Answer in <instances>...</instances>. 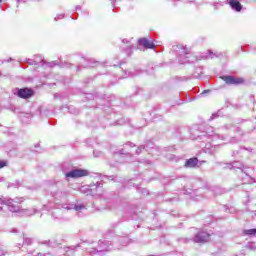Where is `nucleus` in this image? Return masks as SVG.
<instances>
[{"label": "nucleus", "instance_id": "1", "mask_svg": "<svg viewBox=\"0 0 256 256\" xmlns=\"http://www.w3.org/2000/svg\"><path fill=\"white\" fill-rule=\"evenodd\" d=\"M80 245L77 244L75 246H69L66 248L65 256H93V255H103V253H107L108 251H112L113 244L109 240H99L98 246L96 248H91L87 251H77ZM77 251V253H75Z\"/></svg>", "mask_w": 256, "mask_h": 256}, {"label": "nucleus", "instance_id": "2", "mask_svg": "<svg viewBox=\"0 0 256 256\" xmlns=\"http://www.w3.org/2000/svg\"><path fill=\"white\" fill-rule=\"evenodd\" d=\"M6 207L11 211V213H21V215H26L27 217H31V215H35L37 213V209H23L19 206V202L8 199L6 200Z\"/></svg>", "mask_w": 256, "mask_h": 256}, {"label": "nucleus", "instance_id": "3", "mask_svg": "<svg viewBox=\"0 0 256 256\" xmlns=\"http://www.w3.org/2000/svg\"><path fill=\"white\" fill-rule=\"evenodd\" d=\"M211 235L205 231H199L194 235L193 238H179L178 241L182 243H189V241H193L194 243H207L210 241Z\"/></svg>", "mask_w": 256, "mask_h": 256}, {"label": "nucleus", "instance_id": "4", "mask_svg": "<svg viewBox=\"0 0 256 256\" xmlns=\"http://www.w3.org/2000/svg\"><path fill=\"white\" fill-rule=\"evenodd\" d=\"M198 139H211V141H218V139H221L222 141H225V137L219 134V132H215V129L211 126L206 129V132H202L201 135H198Z\"/></svg>", "mask_w": 256, "mask_h": 256}, {"label": "nucleus", "instance_id": "5", "mask_svg": "<svg viewBox=\"0 0 256 256\" xmlns=\"http://www.w3.org/2000/svg\"><path fill=\"white\" fill-rule=\"evenodd\" d=\"M174 49H176L178 55H179V62L180 63H194L195 59L190 60L189 59V50L187 49V47L183 46V45H177L174 46Z\"/></svg>", "mask_w": 256, "mask_h": 256}, {"label": "nucleus", "instance_id": "6", "mask_svg": "<svg viewBox=\"0 0 256 256\" xmlns=\"http://www.w3.org/2000/svg\"><path fill=\"white\" fill-rule=\"evenodd\" d=\"M14 95H17L20 99H31L35 92L31 88H16Z\"/></svg>", "mask_w": 256, "mask_h": 256}, {"label": "nucleus", "instance_id": "7", "mask_svg": "<svg viewBox=\"0 0 256 256\" xmlns=\"http://www.w3.org/2000/svg\"><path fill=\"white\" fill-rule=\"evenodd\" d=\"M89 172L83 169H74L65 174L66 179H79L81 177H87Z\"/></svg>", "mask_w": 256, "mask_h": 256}, {"label": "nucleus", "instance_id": "8", "mask_svg": "<svg viewBox=\"0 0 256 256\" xmlns=\"http://www.w3.org/2000/svg\"><path fill=\"white\" fill-rule=\"evenodd\" d=\"M221 79L225 81L226 85H241L243 83V78H236L233 76H222Z\"/></svg>", "mask_w": 256, "mask_h": 256}, {"label": "nucleus", "instance_id": "9", "mask_svg": "<svg viewBox=\"0 0 256 256\" xmlns=\"http://www.w3.org/2000/svg\"><path fill=\"white\" fill-rule=\"evenodd\" d=\"M41 62L43 63L42 65H47V67H51V68L57 67V65H59V67H61V69H64L65 67L69 68L72 65L69 62H64V63H61V64H59L57 61H52V62L47 63V62L41 60Z\"/></svg>", "mask_w": 256, "mask_h": 256}, {"label": "nucleus", "instance_id": "10", "mask_svg": "<svg viewBox=\"0 0 256 256\" xmlns=\"http://www.w3.org/2000/svg\"><path fill=\"white\" fill-rule=\"evenodd\" d=\"M138 45L145 47L146 49H155V44L149 41L147 38H141L138 40Z\"/></svg>", "mask_w": 256, "mask_h": 256}, {"label": "nucleus", "instance_id": "11", "mask_svg": "<svg viewBox=\"0 0 256 256\" xmlns=\"http://www.w3.org/2000/svg\"><path fill=\"white\" fill-rule=\"evenodd\" d=\"M67 195H68L67 191H62V190H58L52 193V196L57 201H65V199H67Z\"/></svg>", "mask_w": 256, "mask_h": 256}, {"label": "nucleus", "instance_id": "12", "mask_svg": "<svg viewBox=\"0 0 256 256\" xmlns=\"http://www.w3.org/2000/svg\"><path fill=\"white\" fill-rule=\"evenodd\" d=\"M197 163H199V159H197V157H193L185 161L184 167L186 169H194V167H197Z\"/></svg>", "mask_w": 256, "mask_h": 256}, {"label": "nucleus", "instance_id": "13", "mask_svg": "<svg viewBox=\"0 0 256 256\" xmlns=\"http://www.w3.org/2000/svg\"><path fill=\"white\" fill-rule=\"evenodd\" d=\"M99 187H103V184L101 182H96L94 184H91L88 187L82 186L80 188L81 193H85V191H93L95 189H99Z\"/></svg>", "mask_w": 256, "mask_h": 256}, {"label": "nucleus", "instance_id": "14", "mask_svg": "<svg viewBox=\"0 0 256 256\" xmlns=\"http://www.w3.org/2000/svg\"><path fill=\"white\" fill-rule=\"evenodd\" d=\"M229 5L231 9H233V11H236L237 13L241 12V10L243 9V5H241V2H239L238 0H230Z\"/></svg>", "mask_w": 256, "mask_h": 256}, {"label": "nucleus", "instance_id": "15", "mask_svg": "<svg viewBox=\"0 0 256 256\" xmlns=\"http://www.w3.org/2000/svg\"><path fill=\"white\" fill-rule=\"evenodd\" d=\"M221 53H214L211 50H208L207 53L203 54L201 57L202 59H215V57H221Z\"/></svg>", "mask_w": 256, "mask_h": 256}, {"label": "nucleus", "instance_id": "16", "mask_svg": "<svg viewBox=\"0 0 256 256\" xmlns=\"http://www.w3.org/2000/svg\"><path fill=\"white\" fill-rule=\"evenodd\" d=\"M23 245H33V238L28 237L27 235L23 234V244L19 243L18 244V249H21V247H23Z\"/></svg>", "mask_w": 256, "mask_h": 256}, {"label": "nucleus", "instance_id": "17", "mask_svg": "<svg viewBox=\"0 0 256 256\" xmlns=\"http://www.w3.org/2000/svg\"><path fill=\"white\" fill-rule=\"evenodd\" d=\"M83 61H88V64L84 65V69H89L91 67H99V65H101V63L95 62L93 59H85V58H83Z\"/></svg>", "mask_w": 256, "mask_h": 256}, {"label": "nucleus", "instance_id": "18", "mask_svg": "<svg viewBox=\"0 0 256 256\" xmlns=\"http://www.w3.org/2000/svg\"><path fill=\"white\" fill-rule=\"evenodd\" d=\"M122 43H125L127 45L125 49V52L127 53V55H131V53H133V44H131V41L127 39H123Z\"/></svg>", "mask_w": 256, "mask_h": 256}, {"label": "nucleus", "instance_id": "19", "mask_svg": "<svg viewBox=\"0 0 256 256\" xmlns=\"http://www.w3.org/2000/svg\"><path fill=\"white\" fill-rule=\"evenodd\" d=\"M74 209L75 211H77L78 213H83V211H85V209H87V206H85V204L81 203V202H77L74 205Z\"/></svg>", "mask_w": 256, "mask_h": 256}, {"label": "nucleus", "instance_id": "20", "mask_svg": "<svg viewBox=\"0 0 256 256\" xmlns=\"http://www.w3.org/2000/svg\"><path fill=\"white\" fill-rule=\"evenodd\" d=\"M127 147H130V149H132V147H135V144H133V142H127L124 145V148L119 151L120 155H128L129 154V152L125 151V149H127Z\"/></svg>", "mask_w": 256, "mask_h": 256}, {"label": "nucleus", "instance_id": "21", "mask_svg": "<svg viewBox=\"0 0 256 256\" xmlns=\"http://www.w3.org/2000/svg\"><path fill=\"white\" fill-rule=\"evenodd\" d=\"M243 233L244 235H249L250 237H253L256 235V228L244 230Z\"/></svg>", "mask_w": 256, "mask_h": 256}, {"label": "nucleus", "instance_id": "22", "mask_svg": "<svg viewBox=\"0 0 256 256\" xmlns=\"http://www.w3.org/2000/svg\"><path fill=\"white\" fill-rule=\"evenodd\" d=\"M38 245H46V247H53L51 240L38 241Z\"/></svg>", "mask_w": 256, "mask_h": 256}, {"label": "nucleus", "instance_id": "23", "mask_svg": "<svg viewBox=\"0 0 256 256\" xmlns=\"http://www.w3.org/2000/svg\"><path fill=\"white\" fill-rule=\"evenodd\" d=\"M232 167L234 169H243V163H241V162H233Z\"/></svg>", "mask_w": 256, "mask_h": 256}, {"label": "nucleus", "instance_id": "24", "mask_svg": "<svg viewBox=\"0 0 256 256\" xmlns=\"http://www.w3.org/2000/svg\"><path fill=\"white\" fill-rule=\"evenodd\" d=\"M0 256H11V253L5 248H0Z\"/></svg>", "mask_w": 256, "mask_h": 256}, {"label": "nucleus", "instance_id": "25", "mask_svg": "<svg viewBox=\"0 0 256 256\" xmlns=\"http://www.w3.org/2000/svg\"><path fill=\"white\" fill-rule=\"evenodd\" d=\"M247 249H250V251H255L256 245L253 242H250L246 245Z\"/></svg>", "mask_w": 256, "mask_h": 256}, {"label": "nucleus", "instance_id": "26", "mask_svg": "<svg viewBox=\"0 0 256 256\" xmlns=\"http://www.w3.org/2000/svg\"><path fill=\"white\" fill-rule=\"evenodd\" d=\"M128 243H129V238L127 237L121 238V244L123 247H125V245H127Z\"/></svg>", "mask_w": 256, "mask_h": 256}, {"label": "nucleus", "instance_id": "27", "mask_svg": "<svg viewBox=\"0 0 256 256\" xmlns=\"http://www.w3.org/2000/svg\"><path fill=\"white\" fill-rule=\"evenodd\" d=\"M28 65H39V62L33 59H28L27 60Z\"/></svg>", "mask_w": 256, "mask_h": 256}, {"label": "nucleus", "instance_id": "28", "mask_svg": "<svg viewBox=\"0 0 256 256\" xmlns=\"http://www.w3.org/2000/svg\"><path fill=\"white\" fill-rule=\"evenodd\" d=\"M211 93V90H203L200 94L199 97H205V95H209Z\"/></svg>", "mask_w": 256, "mask_h": 256}, {"label": "nucleus", "instance_id": "29", "mask_svg": "<svg viewBox=\"0 0 256 256\" xmlns=\"http://www.w3.org/2000/svg\"><path fill=\"white\" fill-rule=\"evenodd\" d=\"M60 19H65V14H58V15L54 18V21H60Z\"/></svg>", "mask_w": 256, "mask_h": 256}, {"label": "nucleus", "instance_id": "30", "mask_svg": "<svg viewBox=\"0 0 256 256\" xmlns=\"http://www.w3.org/2000/svg\"><path fill=\"white\" fill-rule=\"evenodd\" d=\"M145 149V146L141 145L136 150V155H141V152Z\"/></svg>", "mask_w": 256, "mask_h": 256}, {"label": "nucleus", "instance_id": "31", "mask_svg": "<svg viewBox=\"0 0 256 256\" xmlns=\"http://www.w3.org/2000/svg\"><path fill=\"white\" fill-rule=\"evenodd\" d=\"M3 205H6V200L0 198V211H3Z\"/></svg>", "mask_w": 256, "mask_h": 256}, {"label": "nucleus", "instance_id": "32", "mask_svg": "<svg viewBox=\"0 0 256 256\" xmlns=\"http://www.w3.org/2000/svg\"><path fill=\"white\" fill-rule=\"evenodd\" d=\"M3 167H7V162L0 160V169H3Z\"/></svg>", "mask_w": 256, "mask_h": 256}, {"label": "nucleus", "instance_id": "33", "mask_svg": "<svg viewBox=\"0 0 256 256\" xmlns=\"http://www.w3.org/2000/svg\"><path fill=\"white\" fill-rule=\"evenodd\" d=\"M117 125H125V119L121 118L117 121Z\"/></svg>", "mask_w": 256, "mask_h": 256}, {"label": "nucleus", "instance_id": "34", "mask_svg": "<svg viewBox=\"0 0 256 256\" xmlns=\"http://www.w3.org/2000/svg\"><path fill=\"white\" fill-rule=\"evenodd\" d=\"M29 255H33L35 253V250H28Z\"/></svg>", "mask_w": 256, "mask_h": 256}, {"label": "nucleus", "instance_id": "35", "mask_svg": "<svg viewBox=\"0 0 256 256\" xmlns=\"http://www.w3.org/2000/svg\"><path fill=\"white\" fill-rule=\"evenodd\" d=\"M115 3H117V0H112V6L115 7Z\"/></svg>", "mask_w": 256, "mask_h": 256}, {"label": "nucleus", "instance_id": "36", "mask_svg": "<svg viewBox=\"0 0 256 256\" xmlns=\"http://www.w3.org/2000/svg\"><path fill=\"white\" fill-rule=\"evenodd\" d=\"M36 256H45V253L39 252Z\"/></svg>", "mask_w": 256, "mask_h": 256}, {"label": "nucleus", "instance_id": "37", "mask_svg": "<svg viewBox=\"0 0 256 256\" xmlns=\"http://www.w3.org/2000/svg\"><path fill=\"white\" fill-rule=\"evenodd\" d=\"M76 11H81V6H76Z\"/></svg>", "mask_w": 256, "mask_h": 256}, {"label": "nucleus", "instance_id": "38", "mask_svg": "<svg viewBox=\"0 0 256 256\" xmlns=\"http://www.w3.org/2000/svg\"><path fill=\"white\" fill-rule=\"evenodd\" d=\"M11 233H17V229L13 228V229L11 230Z\"/></svg>", "mask_w": 256, "mask_h": 256}, {"label": "nucleus", "instance_id": "39", "mask_svg": "<svg viewBox=\"0 0 256 256\" xmlns=\"http://www.w3.org/2000/svg\"><path fill=\"white\" fill-rule=\"evenodd\" d=\"M135 75H139V73H131L130 76L133 77Z\"/></svg>", "mask_w": 256, "mask_h": 256}, {"label": "nucleus", "instance_id": "40", "mask_svg": "<svg viewBox=\"0 0 256 256\" xmlns=\"http://www.w3.org/2000/svg\"><path fill=\"white\" fill-rule=\"evenodd\" d=\"M217 117V114H212L211 119H215Z\"/></svg>", "mask_w": 256, "mask_h": 256}, {"label": "nucleus", "instance_id": "41", "mask_svg": "<svg viewBox=\"0 0 256 256\" xmlns=\"http://www.w3.org/2000/svg\"><path fill=\"white\" fill-rule=\"evenodd\" d=\"M187 80H188L187 77H183V78H182V81H187Z\"/></svg>", "mask_w": 256, "mask_h": 256}, {"label": "nucleus", "instance_id": "42", "mask_svg": "<svg viewBox=\"0 0 256 256\" xmlns=\"http://www.w3.org/2000/svg\"><path fill=\"white\" fill-rule=\"evenodd\" d=\"M65 209H68V210H69V209H73V207L67 206V207H65Z\"/></svg>", "mask_w": 256, "mask_h": 256}, {"label": "nucleus", "instance_id": "43", "mask_svg": "<svg viewBox=\"0 0 256 256\" xmlns=\"http://www.w3.org/2000/svg\"><path fill=\"white\" fill-rule=\"evenodd\" d=\"M10 61H13V58H10L9 60H7V63H9Z\"/></svg>", "mask_w": 256, "mask_h": 256}, {"label": "nucleus", "instance_id": "44", "mask_svg": "<svg viewBox=\"0 0 256 256\" xmlns=\"http://www.w3.org/2000/svg\"><path fill=\"white\" fill-rule=\"evenodd\" d=\"M77 71H79V66L77 67Z\"/></svg>", "mask_w": 256, "mask_h": 256}, {"label": "nucleus", "instance_id": "45", "mask_svg": "<svg viewBox=\"0 0 256 256\" xmlns=\"http://www.w3.org/2000/svg\"><path fill=\"white\" fill-rule=\"evenodd\" d=\"M231 143H233V139L231 140Z\"/></svg>", "mask_w": 256, "mask_h": 256}]
</instances>
